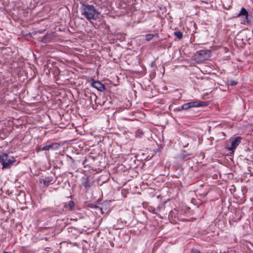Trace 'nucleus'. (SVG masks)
<instances>
[{"label":"nucleus","mask_w":253,"mask_h":253,"mask_svg":"<svg viewBox=\"0 0 253 253\" xmlns=\"http://www.w3.org/2000/svg\"><path fill=\"white\" fill-rule=\"evenodd\" d=\"M82 15L88 21L96 20L100 12L98 11L93 5L83 3L81 7Z\"/></svg>","instance_id":"nucleus-1"},{"label":"nucleus","mask_w":253,"mask_h":253,"mask_svg":"<svg viewBox=\"0 0 253 253\" xmlns=\"http://www.w3.org/2000/svg\"><path fill=\"white\" fill-rule=\"evenodd\" d=\"M15 162V158L13 156L0 152V163L2 165L3 169L10 168Z\"/></svg>","instance_id":"nucleus-2"},{"label":"nucleus","mask_w":253,"mask_h":253,"mask_svg":"<svg viewBox=\"0 0 253 253\" xmlns=\"http://www.w3.org/2000/svg\"><path fill=\"white\" fill-rule=\"evenodd\" d=\"M211 56L209 50H201L198 51L194 55V60L197 63H200L208 60Z\"/></svg>","instance_id":"nucleus-3"},{"label":"nucleus","mask_w":253,"mask_h":253,"mask_svg":"<svg viewBox=\"0 0 253 253\" xmlns=\"http://www.w3.org/2000/svg\"><path fill=\"white\" fill-rule=\"evenodd\" d=\"M241 137L239 136L231 138L230 139L231 146L230 147L228 148V150L230 151H233L235 150L239 145V144L241 143Z\"/></svg>","instance_id":"nucleus-4"},{"label":"nucleus","mask_w":253,"mask_h":253,"mask_svg":"<svg viewBox=\"0 0 253 253\" xmlns=\"http://www.w3.org/2000/svg\"><path fill=\"white\" fill-rule=\"evenodd\" d=\"M92 86L96 88L98 90L102 91L105 89V85L98 80H92Z\"/></svg>","instance_id":"nucleus-5"},{"label":"nucleus","mask_w":253,"mask_h":253,"mask_svg":"<svg viewBox=\"0 0 253 253\" xmlns=\"http://www.w3.org/2000/svg\"><path fill=\"white\" fill-rule=\"evenodd\" d=\"M248 16L249 14L248 11L245 8L243 7L239 13L238 14L237 17H242L243 22L248 23L249 22Z\"/></svg>","instance_id":"nucleus-6"},{"label":"nucleus","mask_w":253,"mask_h":253,"mask_svg":"<svg viewBox=\"0 0 253 253\" xmlns=\"http://www.w3.org/2000/svg\"><path fill=\"white\" fill-rule=\"evenodd\" d=\"M53 178L51 176H47L40 179L41 183H42L46 187L49 184L52 183Z\"/></svg>","instance_id":"nucleus-7"},{"label":"nucleus","mask_w":253,"mask_h":253,"mask_svg":"<svg viewBox=\"0 0 253 253\" xmlns=\"http://www.w3.org/2000/svg\"><path fill=\"white\" fill-rule=\"evenodd\" d=\"M197 104L194 103V101L190 102L183 104L180 108H178V110L181 111V110H187L189 108L195 107Z\"/></svg>","instance_id":"nucleus-8"},{"label":"nucleus","mask_w":253,"mask_h":253,"mask_svg":"<svg viewBox=\"0 0 253 253\" xmlns=\"http://www.w3.org/2000/svg\"><path fill=\"white\" fill-rule=\"evenodd\" d=\"M220 83H218L219 88L220 90L225 91L229 89V87L227 83H225L224 80H220Z\"/></svg>","instance_id":"nucleus-9"},{"label":"nucleus","mask_w":253,"mask_h":253,"mask_svg":"<svg viewBox=\"0 0 253 253\" xmlns=\"http://www.w3.org/2000/svg\"><path fill=\"white\" fill-rule=\"evenodd\" d=\"M191 155V154L187 153L185 151H183L181 154L178 155L177 157L178 159L182 160L184 159H189V156Z\"/></svg>","instance_id":"nucleus-10"},{"label":"nucleus","mask_w":253,"mask_h":253,"mask_svg":"<svg viewBox=\"0 0 253 253\" xmlns=\"http://www.w3.org/2000/svg\"><path fill=\"white\" fill-rule=\"evenodd\" d=\"M53 144H51L43 146H41L39 147L38 151L48 150L49 149L53 148Z\"/></svg>","instance_id":"nucleus-11"},{"label":"nucleus","mask_w":253,"mask_h":253,"mask_svg":"<svg viewBox=\"0 0 253 253\" xmlns=\"http://www.w3.org/2000/svg\"><path fill=\"white\" fill-rule=\"evenodd\" d=\"M75 206L74 202L73 201H70L68 204L65 205V207L70 211H72Z\"/></svg>","instance_id":"nucleus-12"},{"label":"nucleus","mask_w":253,"mask_h":253,"mask_svg":"<svg viewBox=\"0 0 253 253\" xmlns=\"http://www.w3.org/2000/svg\"><path fill=\"white\" fill-rule=\"evenodd\" d=\"M83 185L86 190L89 189L91 186L90 183L88 181V179H85V180L83 183Z\"/></svg>","instance_id":"nucleus-13"},{"label":"nucleus","mask_w":253,"mask_h":253,"mask_svg":"<svg viewBox=\"0 0 253 253\" xmlns=\"http://www.w3.org/2000/svg\"><path fill=\"white\" fill-rule=\"evenodd\" d=\"M194 103H196V104H197V105L195 106V107L205 106L208 105V103L206 102L196 101H194Z\"/></svg>","instance_id":"nucleus-14"},{"label":"nucleus","mask_w":253,"mask_h":253,"mask_svg":"<svg viewBox=\"0 0 253 253\" xmlns=\"http://www.w3.org/2000/svg\"><path fill=\"white\" fill-rule=\"evenodd\" d=\"M174 35L176 36L178 39H181L182 38V33L180 31H176L174 33Z\"/></svg>","instance_id":"nucleus-15"},{"label":"nucleus","mask_w":253,"mask_h":253,"mask_svg":"<svg viewBox=\"0 0 253 253\" xmlns=\"http://www.w3.org/2000/svg\"><path fill=\"white\" fill-rule=\"evenodd\" d=\"M154 35L153 34H147L146 35V40L147 41H150L153 37Z\"/></svg>","instance_id":"nucleus-16"},{"label":"nucleus","mask_w":253,"mask_h":253,"mask_svg":"<svg viewBox=\"0 0 253 253\" xmlns=\"http://www.w3.org/2000/svg\"><path fill=\"white\" fill-rule=\"evenodd\" d=\"M237 84V82H236L235 80L231 81L230 82H227V84H228V86L229 85H236Z\"/></svg>","instance_id":"nucleus-17"},{"label":"nucleus","mask_w":253,"mask_h":253,"mask_svg":"<svg viewBox=\"0 0 253 253\" xmlns=\"http://www.w3.org/2000/svg\"><path fill=\"white\" fill-rule=\"evenodd\" d=\"M93 97H94V98H95V103H96V104H100V103H99V102H98V101H97L98 98H97V96H96L95 94H94V95H93Z\"/></svg>","instance_id":"nucleus-18"},{"label":"nucleus","mask_w":253,"mask_h":253,"mask_svg":"<svg viewBox=\"0 0 253 253\" xmlns=\"http://www.w3.org/2000/svg\"><path fill=\"white\" fill-rule=\"evenodd\" d=\"M94 208H95V209H99L100 211H101V212H102V213H103V212L102 211V210H103V209H102V207H99L97 206H94Z\"/></svg>","instance_id":"nucleus-19"},{"label":"nucleus","mask_w":253,"mask_h":253,"mask_svg":"<svg viewBox=\"0 0 253 253\" xmlns=\"http://www.w3.org/2000/svg\"><path fill=\"white\" fill-rule=\"evenodd\" d=\"M146 81H147L148 83H146V85H147L148 86H150V80H145Z\"/></svg>","instance_id":"nucleus-20"},{"label":"nucleus","mask_w":253,"mask_h":253,"mask_svg":"<svg viewBox=\"0 0 253 253\" xmlns=\"http://www.w3.org/2000/svg\"><path fill=\"white\" fill-rule=\"evenodd\" d=\"M56 84H62V83H60V82H56Z\"/></svg>","instance_id":"nucleus-21"},{"label":"nucleus","mask_w":253,"mask_h":253,"mask_svg":"<svg viewBox=\"0 0 253 253\" xmlns=\"http://www.w3.org/2000/svg\"><path fill=\"white\" fill-rule=\"evenodd\" d=\"M9 253L8 252H4V253Z\"/></svg>","instance_id":"nucleus-22"},{"label":"nucleus","mask_w":253,"mask_h":253,"mask_svg":"<svg viewBox=\"0 0 253 253\" xmlns=\"http://www.w3.org/2000/svg\"><path fill=\"white\" fill-rule=\"evenodd\" d=\"M142 82L143 83H144V80H141Z\"/></svg>","instance_id":"nucleus-23"},{"label":"nucleus","mask_w":253,"mask_h":253,"mask_svg":"<svg viewBox=\"0 0 253 253\" xmlns=\"http://www.w3.org/2000/svg\"><path fill=\"white\" fill-rule=\"evenodd\" d=\"M139 84H140L141 85H142L141 83H139Z\"/></svg>","instance_id":"nucleus-24"},{"label":"nucleus","mask_w":253,"mask_h":253,"mask_svg":"<svg viewBox=\"0 0 253 253\" xmlns=\"http://www.w3.org/2000/svg\"><path fill=\"white\" fill-rule=\"evenodd\" d=\"M60 81V80H56V81Z\"/></svg>","instance_id":"nucleus-25"}]
</instances>
